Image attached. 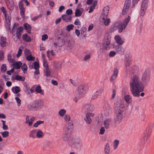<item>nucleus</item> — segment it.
<instances>
[{"label": "nucleus", "mask_w": 154, "mask_h": 154, "mask_svg": "<svg viewBox=\"0 0 154 154\" xmlns=\"http://www.w3.org/2000/svg\"><path fill=\"white\" fill-rule=\"evenodd\" d=\"M114 107L116 114L115 118V122L116 123L120 122L123 118L122 112L124 110V103L120 100H118L114 103Z\"/></svg>", "instance_id": "obj_1"}, {"label": "nucleus", "mask_w": 154, "mask_h": 154, "mask_svg": "<svg viewBox=\"0 0 154 154\" xmlns=\"http://www.w3.org/2000/svg\"><path fill=\"white\" fill-rule=\"evenodd\" d=\"M88 89V88L86 85H81L77 87L76 91L77 94H78L80 97H82L86 94Z\"/></svg>", "instance_id": "obj_2"}, {"label": "nucleus", "mask_w": 154, "mask_h": 154, "mask_svg": "<svg viewBox=\"0 0 154 154\" xmlns=\"http://www.w3.org/2000/svg\"><path fill=\"white\" fill-rule=\"evenodd\" d=\"M150 72L149 69H146L144 72L142 77V80L145 84H147L150 79Z\"/></svg>", "instance_id": "obj_3"}, {"label": "nucleus", "mask_w": 154, "mask_h": 154, "mask_svg": "<svg viewBox=\"0 0 154 154\" xmlns=\"http://www.w3.org/2000/svg\"><path fill=\"white\" fill-rule=\"evenodd\" d=\"M73 128V123L72 122H69L65 125L64 127L63 132L71 134L72 132Z\"/></svg>", "instance_id": "obj_4"}, {"label": "nucleus", "mask_w": 154, "mask_h": 154, "mask_svg": "<svg viewBox=\"0 0 154 154\" xmlns=\"http://www.w3.org/2000/svg\"><path fill=\"white\" fill-rule=\"evenodd\" d=\"M144 87L142 83L136 84L135 85V97L140 96V93L144 90Z\"/></svg>", "instance_id": "obj_5"}, {"label": "nucleus", "mask_w": 154, "mask_h": 154, "mask_svg": "<svg viewBox=\"0 0 154 154\" xmlns=\"http://www.w3.org/2000/svg\"><path fill=\"white\" fill-rule=\"evenodd\" d=\"M130 19V16H128V17L123 21L121 25L119 26L118 29L119 32H121L123 30L125 29Z\"/></svg>", "instance_id": "obj_6"}, {"label": "nucleus", "mask_w": 154, "mask_h": 154, "mask_svg": "<svg viewBox=\"0 0 154 154\" xmlns=\"http://www.w3.org/2000/svg\"><path fill=\"white\" fill-rule=\"evenodd\" d=\"M131 80L130 82L131 91L134 96H135V75L134 73H132Z\"/></svg>", "instance_id": "obj_7"}, {"label": "nucleus", "mask_w": 154, "mask_h": 154, "mask_svg": "<svg viewBox=\"0 0 154 154\" xmlns=\"http://www.w3.org/2000/svg\"><path fill=\"white\" fill-rule=\"evenodd\" d=\"M85 112H88L93 111L95 109L94 106L91 104H85L83 108Z\"/></svg>", "instance_id": "obj_8"}, {"label": "nucleus", "mask_w": 154, "mask_h": 154, "mask_svg": "<svg viewBox=\"0 0 154 154\" xmlns=\"http://www.w3.org/2000/svg\"><path fill=\"white\" fill-rule=\"evenodd\" d=\"M72 145L76 149H80L82 146V141L79 139H75L72 142Z\"/></svg>", "instance_id": "obj_9"}, {"label": "nucleus", "mask_w": 154, "mask_h": 154, "mask_svg": "<svg viewBox=\"0 0 154 154\" xmlns=\"http://www.w3.org/2000/svg\"><path fill=\"white\" fill-rule=\"evenodd\" d=\"M35 110L38 108L42 107L44 106L43 102L40 100H37L33 102Z\"/></svg>", "instance_id": "obj_10"}, {"label": "nucleus", "mask_w": 154, "mask_h": 154, "mask_svg": "<svg viewBox=\"0 0 154 154\" xmlns=\"http://www.w3.org/2000/svg\"><path fill=\"white\" fill-rule=\"evenodd\" d=\"M149 136V134L147 133L146 132L144 133V135L140 140L141 145H143L146 143H147L148 137Z\"/></svg>", "instance_id": "obj_11"}, {"label": "nucleus", "mask_w": 154, "mask_h": 154, "mask_svg": "<svg viewBox=\"0 0 154 154\" xmlns=\"http://www.w3.org/2000/svg\"><path fill=\"white\" fill-rule=\"evenodd\" d=\"M111 37L109 36H107L105 38L103 44V46L105 49L107 48L108 46L109 45L110 42Z\"/></svg>", "instance_id": "obj_12"}, {"label": "nucleus", "mask_w": 154, "mask_h": 154, "mask_svg": "<svg viewBox=\"0 0 154 154\" xmlns=\"http://www.w3.org/2000/svg\"><path fill=\"white\" fill-rule=\"evenodd\" d=\"M118 69L116 68H115L114 69L113 74L112 75L110 78V81H114L116 79L118 75Z\"/></svg>", "instance_id": "obj_13"}, {"label": "nucleus", "mask_w": 154, "mask_h": 154, "mask_svg": "<svg viewBox=\"0 0 154 154\" xmlns=\"http://www.w3.org/2000/svg\"><path fill=\"white\" fill-rule=\"evenodd\" d=\"M23 32V27L21 26L18 27L16 31V36L17 37V39L15 41L16 42L18 39L21 38V35L22 33Z\"/></svg>", "instance_id": "obj_14"}, {"label": "nucleus", "mask_w": 154, "mask_h": 154, "mask_svg": "<svg viewBox=\"0 0 154 154\" xmlns=\"http://www.w3.org/2000/svg\"><path fill=\"white\" fill-rule=\"evenodd\" d=\"M111 148L109 143H107L105 146L104 149V154H109Z\"/></svg>", "instance_id": "obj_15"}, {"label": "nucleus", "mask_w": 154, "mask_h": 154, "mask_svg": "<svg viewBox=\"0 0 154 154\" xmlns=\"http://www.w3.org/2000/svg\"><path fill=\"white\" fill-rule=\"evenodd\" d=\"M109 11V8L108 6L105 7L102 12V16L106 17L108 16Z\"/></svg>", "instance_id": "obj_16"}, {"label": "nucleus", "mask_w": 154, "mask_h": 154, "mask_svg": "<svg viewBox=\"0 0 154 154\" xmlns=\"http://www.w3.org/2000/svg\"><path fill=\"white\" fill-rule=\"evenodd\" d=\"M111 120L112 119H107L104 121L103 125L106 129H108L109 127Z\"/></svg>", "instance_id": "obj_17"}, {"label": "nucleus", "mask_w": 154, "mask_h": 154, "mask_svg": "<svg viewBox=\"0 0 154 154\" xmlns=\"http://www.w3.org/2000/svg\"><path fill=\"white\" fill-rule=\"evenodd\" d=\"M62 18L63 20L66 22L71 20L72 17L70 16L67 15H62Z\"/></svg>", "instance_id": "obj_18"}, {"label": "nucleus", "mask_w": 154, "mask_h": 154, "mask_svg": "<svg viewBox=\"0 0 154 154\" xmlns=\"http://www.w3.org/2000/svg\"><path fill=\"white\" fill-rule=\"evenodd\" d=\"M142 71L140 66H135V74L136 75H140Z\"/></svg>", "instance_id": "obj_19"}, {"label": "nucleus", "mask_w": 154, "mask_h": 154, "mask_svg": "<svg viewBox=\"0 0 154 154\" xmlns=\"http://www.w3.org/2000/svg\"><path fill=\"white\" fill-rule=\"evenodd\" d=\"M37 130L33 129L31 130L29 134V137L33 139L36 138V133Z\"/></svg>", "instance_id": "obj_20"}, {"label": "nucleus", "mask_w": 154, "mask_h": 154, "mask_svg": "<svg viewBox=\"0 0 154 154\" xmlns=\"http://www.w3.org/2000/svg\"><path fill=\"white\" fill-rule=\"evenodd\" d=\"M6 38L4 37H2L1 38V41L0 45L2 47L6 46L7 45L8 43L6 42Z\"/></svg>", "instance_id": "obj_21"}, {"label": "nucleus", "mask_w": 154, "mask_h": 154, "mask_svg": "<svg viewBox=\"0 0 154 154\" xmlns=\"http://www.w3.org/2000/svg\"><path fill=\"white\" fill-rule=\"evenodd\" d=\"M70 134L63 132L62 134V139L65 141H67L70 137Z\"/></svg>", "instance_id": "obj_22"}, {"label": "nucleus", "mask_w": 154, "mask_h": 154, "mask_svg": "<svg viewBox=\"0 0 154 154\" xmlns=\"http://www.w3.org/2000/svg\"><path fill=\"white\" fill-rule=\"evenodd\" d=\"M35 91L37 93H39L41 95H43L44 94L43 90L41 89V87L40 85H38L35 89Z\"/></svg>", "instance_id": "obj_23"}, {"label": "nucleus", "mask_w": 154, "mask_h": 154, "mask_svg": "<svg viewBox=\"0 0 154 154\" xmlns=\"http://www.w3.org/2000/svg\"><path fill=\"white\" fill-rule=\"evenodd\" d=\"M115 39L116 42L119 45H121L123 43V42L121 39L120 37L118 35H116L115 37Z\"/></svg>", "instance_id": "obj_24"}, {"label": "nucleus", "mask_w": 154, "mask_h": 154, "mask_svg": "<svg viewBox=\"0 0 154 154\" xmlns=\"http://www.w3.org/2000/svg\"><path fill=\"white\" fill-rule=\"evenodd\" d=\"M36 137L38 138H42L44 136V133L40 130L36 131Z\"/></svg>", "instance_id": "obj_25"}, {"label": "nucleus", "mask_w": 154, "mask_h": 154, "mask_svg": "<svg viewBox=\"0 0 154 154\" xmlns=\"http://www.w3.org/2000/svg\"><path fill=\"white\" fill-rule=\"evenodd\" d=\"M23 26L26 30L27 32L29 33H30L31 32V26L27 23L24 24Z\"/></svg>", "instance_id": "obj_26"}, {"label": "nucleus", "mask_w": 154, "mask_h": 154, "mask_svg": "<svg viewBox=\"0 0 154 154\" xmlns=\"http://www.w3.org/2000/svg\"><path fill=\"white\" fill-rule=\"evenodd\" d=\"M23 39L24 41L27 42H29L31 40L30 37L28 36L27 34H25L23 35Z\"/></svg>", "instance_id": "obj_27"}, {"label": "nucleus", "mask_w": 154, "mask_h": 154, "mask_svg": "<svg viewBox=\"0 0 154 154\" xmlns=\"http://www.w3.org/2000/svg\"><path fill=\"white\" fill-rule=\"evenodd\" d=\"M111 110V108L110 106V104L108 103H107L106 107L105 109L104 112L105 113L106 115H108L109 114Z\"/></svg>", "instance_id": "obj_28"}, {"label": "nucleus", "mask_w": 154, "mask_h": 154, "mask_svg": "<svg viewBox=\"0 0 154 154\" xmlns=\"http://www.w3.org/2000/svg\"><path fill=\"white\" fill-rule=\"evenodd\" d=\"M12 91L14 94H17L20 91V88L18 86H14L11 88Z\"/></svg>", "instance_id": "obj_29"}, {"label": "nucleus", "mask_w": 154, "mask_h": 154, "mask_svg": "<svg viewBox=\"0 0 154 154\" xmlns=\"http://www.w3.org/2000/svg\"><path fill=\"white\" fill-rule=\"evenodd\" d=\"M3 14L4 15L6 21H8V20H11V15L9 11H7V12Z\"/></svg>", "instance_id": "obj_30"}, {"label": "nucleus", "mask_w": 154, "mask_h": 154, "mask_svg": "<svg viewBox=\"0 0 154 154\" xmlns=\"http://www.w3.org/2000/svg\"><path fill=\"white\" fill-rule=\"evenodd\" d=\"M124 49L122 46L118 47L116 50L117 52L119 54L122 55L124 54Z\"/></svg>", "instance_id": "obj_31"}, {"label": "nucleus", "mask_w": 154, "mask_h": 154, "mask_svg": "<svg viewBox=\"0 0 154 154\" xmlns=\"http://www.w3.org/2000/svg\"><path fill=\"white\" fill-rule=\"evenodd\" d=\"M103 20L104 22V24L106 26H107L109 25V23L110 22V19L109 18H106V17L103 16Z\"/></svg>", "instance_id": "obj_32"}, {"label": "nucleus", "mask_w": 154, "mask_h": 154, "mask_svg": "<svg viewBox=\"0 0 154 154\" xmlns=\"http://www.w3.org/2000/svg\"><path fill=\"white\" fill-rule=\"evenodd\" d=\"M84 119L87 124H90L91 123L92 120L88 115L86 114V117L84 118Z\"/></svg>", "instance_id": "obj_33"}, {"label": "nucleus", "mask_w": 154, "mask_h": 154, "mask_svg": "<svg viewBox=\"0 0 154 154\" xmlns=\"http://www.w3.org/2000/svg\"><path fill=\"white\" fill-rule=\"evenodd\" d=\"M119 141L118 140H115L113 142V148L114 150H115L117 148L119 144Z\"/></svg>", "instance_id": "obj_34"}, {"label": "nucleus", "mask_w": 154, "mask_h": 154, "mask_svg": "<svg viewBox=\"0 0 154 154\" xmlns=\"http://www.w3.org/2000/svg\"><path fill=\"white\" fill-rule=\"evenodd\" d=\"M147 8V7L141 6L140 9V15L141 16H143L145 14Z\"/></svg>", "instance_id": "obj_35"}, {"label": "nucleus", "mask_w": 154, "mask_h": 154, "mask_svg": "<svg viewBox=\"0 0 154 154\" xmlns=\"http://www.w3.org/2000/svg\"><path fill=\"white\" fill-rule=\"evenodd\" d=\"M22 65V63L20 61H18L14 63V66L16 69H20Z\"/></svg>", "instance_id": "obj_36"}, {"label": "nucleus", "mask_w": 154, "mask_h": 154, "mask_svg": "<svg viewBox=\"0 0 154 154\" xmlns=\"http://www.w3.org/2000/svg\"><path fill=\"white\" fill-rule=\"evenodd\" d=\"M140 75H136L135 74V84L142 83L140 79Z\"/></svg>", "instance_id": "obj_37"}, {"label": "nucleus", "mask_w": 154, "mask_h": 154, "mask_svg": "<svg viewBox=\"0 0 154 154\" xmlns=\"http://www.w3.org/2000/svg\"><path fill=\"white\" fill-rule=\"evenodd\" d=\"M20 10V14L22 17L23 18H25V9L24 8H19Z\"/></svg>", "instance_id": "obj_38"}, {"label": "nucleus", "mask_w": 154, "mask_h": 154, "mask_svg": "<svg viewBox=\"0 0 154 154\" xmlns=\"http://www.w3.org/2000/svg\"><path fill=\"white\" fill-rule=\"evenodd\" d=\"M15 79L19 81H24L25 79V78L24 77L21 76L19 75H16L15 77Z\"/></svg>", "instance_id": "obj_39"}, {"label": "nucleus", "mask_w": 154, "mask_h": 154, "mask_svg": "<svg viewBox=\"0 0 154 154\" xmlns=\"http://www.w3.org/2000/svg\"><path fill=\"white\" fill-rule=\"evenodd\" d=\"M82 12L81 11L78 9H76L75 13V17H80L82 15Z\"/></svg>", "instance_id": "obj_40"}, {"label": "nucleus", "mask_w": 154, "mask_h": 154, "mask_svg": "<svg viewBox=\"0 0 154 154\" xmlns=\"http://www.w3.org/2000/svg\"><path fill=\"white\" fill-rule=\"evenodd\" d=\"M0 134H2L3 138H6L8 136L9 132L7 131H5L4 132H1Z\"/></svg>", "instance_id": "obj_41"}, {"label": "nucleus", "mask_w": 154, "mask_h": 154, "mask_svg": "<svg viewBox=\"0 0 154 154\" xmlns=\"http://www.w3.org/2000/svg\"><path fill=\"white\" fill-rule=\"evenodd\" d=\"M29 118L28 116L27 115L26 116V121L25 122V123L26 124H28V125L29 126H31L32 124L33 123H32L31 122H30L29 121Z\"/></svg>", "instance_id": "obj_42"}, {"label": "nucleus", "mask_w": 154, "mask_h": 154, "mask_svg": "<svg viewBox=\"0 0 154 154\" xmlns=\"http://www.w3.org/2000/svg\"><path fill=\"white\" fill-rule=\"evenodd\" d=\"M126 101L128 103H130L131 101V96L129 95H126L124 97Z\"/></svg>", "instance_id": "obj_43"}, {"label": "nucleus", "mask_w": 154, "mask_h": 154, "mask_svg": "<svg viewBox=\"0 0 154 154\" xmlns=\"http://www.w3.org/2000/svg\"><path fill=\"white\" fill-rule=\"evenodd\" d=\"M26 58L27 60L29 61H34L35 60V57H33L31 54L26 57Z\"/></svg>", "instance_id": "obj_44"}, {"label": "nucleus", "mask_w": 154, "mask_h": 154, "mask_svg": "<svg viewBox=\"0 0 154 154\" xmlns=\"http://www.w3.org/2000/svg\"><path fill=\"white\" fill-rule=\"evenodd\" d=\"M148 2L149 0H143L141 6L147 8Z\"/></svg>", "instance_id": "obj_45"}, {"label": "nucleus", "mask_w": 154, "mask_h": 154, "mask_svg": "<svg viewBox=\"0 0 154 154\" xmlns=\"http://www.w3.org/2000/svg\"><path fill=\"white\" fill-rule=\"evenodd\" d=\"M27 108L28 109L30 110H32L34 109L35 110V109L33 102L32 103L28 105Z\"/></svg>", "instance_id": "obj_46"}, {"label": "nucleus", "mask_w": 154, "mask_h": 154, "mask_svg": "<svg viewBox=\"0 0 154 154\" xmlns=\"http://www.w3.org/2000/svg\"><path fill=\"white\" fill-rule=\"evenodd\" d=\"M45 75L47 76H49L51 75V72L49 68L45 69Z\"/></svg>", "instance_id": "obj_47"}, {"label": "nucleus", "mask_w": 154, "mask_h": 154, "mask_svg": "<svg viewBox=\"0 0 154 154\" xmlns=\"http://www.w3.org/2000/svg\"><path fill=\"white\" fill-rule=\"evenodd\" d=\"M43 122V121H42L41 120L38 121L35 123L34 124L33 126L35 127H37L39 125L42 124Z\"/></svg>", "instance_id": "obj_48"}, {"label": "nucleus", "mask_w": 154, "mask_h": 154, "mask_svg": "<svg viewBox=\"0 0 154 154\" xmlns=\"http://www.w3.org/2000/svg\"><path fill=\"white\" fill-rule=\"evenodd\" d=\"M74 27V26L72 24H70L68 25L66 27V30L68 31H70L71 30H72L73 29V27Z\"/></svg>", "instance_id": "obj_49"}, {"label": "nucleus", "mask_w": 154, "mask_h": 154, "mask_svg": "<svg viewBox=\"0 0 154 154\" xmlns=\"http://www.w3.org/2000/svg\"><path fill=\"white\" fill-rule=\"evenodd\" d=\"M74 24L75 25H78L77 26L78 28H80V27L81 26L80 22L79 19L78 18H77L75 19Z\"/></svg>", "instance_id": "obj_50"}, {"label": "nucleus", "mask_w": 154, "mask_h": 154, "mask_svg": "<svg viewBox=\"0 0 154 154\" xmlns=\"http://www.w3.org/2000/svg\"><path fill=\"white\" fill-rule=\"evenodd\" d=\"M129 8L124 6L122 11V14L123 15H125L128 11Z\"/></svg>", "instance_id": "obj_51"}, {"label": "nucleus", "mask_w": 154, "mask_h": 154, "mask_svg": "<svg viewBox=\"0 0 154 154\" xmlns=\"http://www.w3.org/2000/svg\"><path fill=\"white\" fill-rule=\"evenodd\" d=\"M130 3L131 1L130 0H126L125 2L124 6L129 8L130 5Z\"/></svg>", "instance_id": "obj_52"}, {"label": "nucleus", "mask_w": 154, "mask_h": 154, "mask_svg": "<svg viewBox=\"0 0 154 154\" xmlns=\"http://www.w3.org/2000/svg\"><path fill=\"white\" fill-rule=\"evenodd\" d=\"M66 111L64 109H62L60 110L59 112V115L61 116H63L65 113Z\"/></svg>", "instance_id": "obj_53"}, {"label": "nucleus", "mask_w": 154, "mask_h": 154, "mask_svg": "<svg viewBox=\"0 0 154 154\" xmlns=\"http://www.w3.org/2000/svg\"><path fill=\"white\" fill-rule=\"evenodd\" d=\"M6 66L5 64L2 65L1 67V71L4 72L6 70Z\"/></svg>", "instance_id": "obj_54"}, {"label": "nucleus", "mask_w": 154, "mask_h": 154, "mask_svg": "<svg viewBox=\"0 0 154 154\" xmlns=\"http://www.w3.org/2000/svg\"><path fill=\"white\" fill-rule=\"evenodd\" d=\"M42 16V14H39V15L32 18L31 20L32 21H35L37 20L38 18H41Z\"/></svg>", "instance_id": "obj_55"}, {"label": "nucleus", "mask_w": 154, "mask_h": 154, "mask_svg": "<svg viewBox=\"0 0 154 154\" xmlns=\"http://www.w3.org/2000/svg\"><path fill=\"white\" fill-rule=\"evenodd\" d=\"M117 29V28L116 26V24H115L111 26L110 29V31L111 32H113L116 30Z\"/></svg>", "instance_id": "obj_56"}, {"label": "nucleus", "mask_w": 154, "mask_h": 154, "mask_svg": "<svg viewBox=\"0 0 154 154\" xmlns=\"http://www.w3.org/2000/svg\"><path fill=\"white\" fill-rule=\"evenodd\" d=\"M116 54V52L114 51H111L109 54V57H114Z\"/></svg>", "instance_id": "obj_57"}, {"label": "nucleus", "mask_w": 154, "mask_h": 154, "mask_svg": "<svg viewBox=\"0 0 154 154\" xmlns=\"http://www.w3.org/2000/svg\"><path fill=\"white\" fill-rule=\"evenodd\" d=\"M24 54L26 57L31 54L29 50L27 49H25L24 50Z\"/></svg>", "instance_id": "obj_58"}, {"label": "nucleus", "mask_w": 154, "mask_h": 154, "mask_svg": "<svg viewBox=\"0 0 154 154\" xmlns=\"http://www.w3.org/2000/svg\"><path fill=\"white\" fill-rule=\"evenodd\" d=\"M15 100L17 102L18 106H20L21 103V100L18 97H15Z\"/></svg>", "instance_id": "obj_59"}, {"label": "nucleus", "mask_w": 154, "mask_h": 154, "mask_svg": "<svg viewBox=\"0 0 154 154\" xmlns=\"http://www.w3.org/2000/svg\"><path fill=\"white\" fill-rule=\"evenodd\" d=\"M103 90L102 89H100L96 91L95 92L97 94L98 96H99L101 95L103 92Z\"/></svg>", "instance_id": "obj_60"}, {"label": "nucleus", "mask_w": 154, "mask_h": 154, "mask_svg": "<svg viewBox=\"0 0 154 154\" xmlns=\"http://www.w3.org/2000/svg\"><path fill=\"white\" fill-rule=\"evenodd\" d=\"M21 69L23 71H26L27 69V67L26 63H24L21 67Z\"/></svg>", "instance_id": "obj_61"}, {"label": "nucleus", "mask_w": 154, "mask_h": 154, "mask_svg": "<svg viewBox=\"0 0 154 154\" xmlns=\"http://www.w3.org/2000/svg\"><path fill=\"white\" fill-rule=\"evenodd\" d=\"M56 64L55 67L57 69L60 68L61 66V63L60 62H56L55 63Z\"/></svg>", "instance_id": "obj_62"}, {"label": "nucleus", "mask_w": 154, "mask_h": 154, "mask_svg": "<svg viewBox=\"0 0 154 154\" xmlns=\"http://www.w3.org/2000/svg\"><path fill=\"white\" fill-rule=\"evenodd\" d=\"M66 15L70 16V15H71L72 14V10L70 9H67L66 11Z\"/></svg>", "instance_id": "obj_63"}, {"label": "nucleus", "mask_w": 154, "mask_h": 154, "mask_svg": "<svg viewBox=\"0 0 154 154\" xmlns=\"http://www.w3.org/2000/svg\"><path fill=\"white\" fill-rule=\"evenodd\" d=\"M34 68L36 69H37L39 68V64L38 63L35 62L34 63Z\"/></svg>", "instance_id": "obj_64"}]
</instances>
